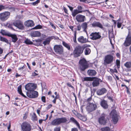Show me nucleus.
Here are the masks:
<instances>
[{"label": "nucleus", "instance_id": "obj_9", "mask_svg": "<svg viewBox=\"0 0 131 131\" xmlns=\"http://www.w3.org/2000/svg\"><path fill=\"white\" fill-rule=\"evenodd\" d=\"M22 131H30L31 126L30 124L27 122H25L21 125Z\"/></svg>", "mask_w": 131, "mask_h": 131}, {"label": "nucleus", "instance_id": "obj_4", "mask_svg": "<svg viewBox=\"0 0 131 131\" xmlns=\"http://www.w3.org/2000/svg\"><path fill=\"white\" fill-rule=\"evenodd\" d=\"M108 120L107 116L106 114L103 113L98 118V122L100 125H104L106 124Z\"/></svg>", "mask_w": 131, "mask_h": 131}, {"label": "nucleus", "instance_id": "obj_8", "mask_svg": "<svg viewBox=\"0 0 131 131\" xmlns=\"http://www.w3.org/2000/svg\"><path fill=\"white\" fill-rule=\"evenodd\" d=\"M10 13L9 12L5 11L0 14V20L4 21L7 20L9 17Z\"/></svg>", "mask_w": 131, "mask_h": 131}, {"label": "nucleus", "instance_id": "obj_1", "mask_svg": "<svg viewBox=\"0 0 131 131\" xmlns=\"http://www.w3.org/2000/svg\"><path fill=\"white\" fill-rule=\"evenodd\" d=\"M68 121L66 117L57 118L53 119L51 122V125L53 126H58L61 123H65Z\"/></svg>", "mask_w": 131, "mask_h": 131}, {"label": "nucleus", "instance_id": "obj_26", "mask_svg": "<svg viewBox=\"0 0 131 131\" xmlns=\"http://www.w3.org/2000/svg\"><path fill=\"white\" fill-rule=\"evenodd\" d=\"M101 105L104 108L106 109L108 108V105L107 102L105 100H102L101 102Z\"/></svg>", "mask_w": 131, "mask_h": 131}, {"label": "nucleus", "instance_id": "obj_30", "mask_svg": "<svg viewBox=\"0 0 131 131\" xmlns=\"http://www.w3.org/2000/svg\"><path fill=\"white\" fill-rule=\"evenodd\" d=\"M70 120L72 122L76 124L79 128H80V127L79 124L77 121L73 117H71L70 118Z\"/></svg>", "mask_w": 131, "mask_h": 131}, {"label": "nucleus", "instance_id": "obj_2", "mask_svg": "<svg viewBox=\"0 0 131 131\" xmlns=\"http://www.w3.org/2000/svg\"><path fill=\"white\" fill-rule=\"evenodd\" d=\"M79 63V69L81 71H84L89 67V64L84 58L81 59Z\"/></svg>", "mask_w": 131, "mask_h": 131}, {"label": "nucleus", "instance_id": "obj_49", "mask_svg": "<svg viewBox=\"0 0 131 131\" xmlns=\"http://www.w3.org/2000/svg\"><path fill=\"white\" fill-rule=\"evenodd\" d=\"M41 99L42 101L44 103L46 102V98L44 96H42L41 97Z\"/></svg>", "mask_w": 131, "mask_h": 131}, {"label": "nucleus", "instance_id": "obj_47", "mask_svg": "<svg viewBox=\"0 0 131 131\" xmlns=\"http://www.w3.org/2000/svg\"><path fill=\"white\" fill-rule=\"evenodd\" d=\"M32 119L34 120H36L37 119V116L36 114L34 113L33 115L32 116Z\"/></svg>", "mask_w": 131, "mask_h": 131}, {"label": "nucleus", "instance_id": "obj_27", "mask_svg": "<svg viewBox=\"0 0 131 131\" xmlns=\"http://www.w3.org/2000/svg\"><path fill=\"white\" fill-rule=\"evenodd\" d=\"M88 74L90 76L95 75L96 74V72L94 70H89L88 71Z\"/></svg>", "mask_w": 131, "mask_h": 131}, {"label": "nucleus", "instance_id": "obj_64", "mask_svg": "<svg viewBox=\"0 0 131 131\" xmlns=\"http://www.w3.org/2000/svg\"><path fill=\"white\" fill-rule=\"evenodd\" d=\"M59 97V94L56 95L55 97L54 98H55L56 99H58Z\"/></svg>", "mask_w": 131, "mask_h": 131}, {"label": "nucleus", "instance_id": "obj_25", "mask_svg": "<svg viewBox=\"0 0 131 131\" xmlns=\"http://www.w3.org/2000/svg\"><path fill=\"white\" fill-rule=\"evenodd\" d=\"M25 25L28 27H32L34 25L33 21L31 20H28L26 21V24L25 23Z\"/></svg>", "mask_w": 131, "mask_h": 131}, {"label": "nucleus", "instance_id": "obj_20", "mask_svg": "<svg viewBox=\"0 0 131 131\" xmlns=\"http://www.w3.org/2000/svg\"><path fill=\"white\" fill-rule=\"evenodd\" d=\"M5 9H8L11 10V11L14 10V7H9L7 5L3 6L2 5H0V12L2 10Z\"/></svg>", "mask_w": 131, "mask_h": 131}, {"label": "nucleus", "instance_id": "obj_35", "mask_svg": "<svg viewBox=\"0 0 131 131\" xmlns=\"http://www.w3.org/2000/svg\"><path fill=\"white\" fill-rule=\"evenodd\" d=\"M24 42L27 45H32L33 43L30 39H27L25 40Z\"/></svg>", "mask_w": 131, "mask_h": 131}, {"label": "nucleus", "instance_id": "obj_40", "mask_svg": "<svg viewBox=\"0 0 131 131\" xmlns=\"http://www.w3.org/2000/svg\"><path fill=\"white\" fill-rule=\"evenodd\" d=\"M93 80L92 79L91 77H85L83 78V81H92Z\"/></svg>", "mask_w": 131, "mask_h": 131}, {"label": "nucleus", "instance_id": "obj_53", "mask_svg": "<svg viewBox=\"0 0 131 131\" xmlns=\"http://www.w3.org/2000/svg\"><path fill=\"white\" fill-rule=\"evenodd\" d=\"M50 24V25L53 28H54V29H56V27L54 26L53 24L51 22H49Z\"/></svg>", "mask_w": 131, "mask_h": 131}, {"label": "nucleus", "instance_id": "obj_56", "mask_svg": "<svg viewBox=\"0 0 131 131\" xmlns=\"http://www.w3.org/2000/svg\"><path fill=\"white\" fill-rule=\"evenodd\" d=\"M81 26L80 25H78L77 26V29L78 30L80 31L81 29Z\"/></svg>", "mask_w": 131, "mask_h": 131}, {"label": "nucleus", "instance_id": "obj_41", "mask_svg": "<svg viewBox=\"0 0 131 131\" xmlns=\"http://www.w3.org/2000/svg\"><path fill=\"white\" fill-rule=\"evenodd\" d=\"M40 2V0H37L36 1L32 3L31 4L34 6L37 5Z\"/></svg>", "mask_w": 131, "mask_h": 131}, {"label": "nucleus", "instance_id": "obj_59", "mask_svg": "<svg viewBox=\"0 0 131 131\" xmlns=\"http://www.w3.org/2000/svg\"><path fill=\"white\" fill-rule=\"evenodd\" d=\"M52 106L51 104H50L47 107V109H48L50 108Z\"/></svg>", "mask_w": 131, "mask_h": 131}, {"label": "nucleus", "instance_id": "obj_37", "mask_svg": "<svg viewBox=\"0 0 131 131\" xmlns=\"http://www.w3.org/2000/svg\"><path fill=\"white\" fill-rule=\"evenodd\" d=\"M0 40L4 42L7 43L8 42V40L6 38L1 36L0 37Z\"/></svg>", "mask_w": 131, "mask_h": 131}, {"label": "nucleus", "instance_id": "obj_42", "mask_svg": "<svg viewBox=\"0 0 131 131\" xmlns=\"http://www.w3.org/2000/svg\"><path fill=\"white\" fill-rule=\"evenodd\" d=\"M42 28V26L40 25H38L35 27L31 29H40Z\"/></svg>", "mask_w": 131, "mask_h": 131}, {"label": "nucleus", "instance_id": "obj_31", "mask_svg": "<svg viewBox=\"0 0 131 131\" xmlns=\"http://www.w3.org/2000/svg\"><path fill=\"white\" fill-rule=\"evenodd\" d=\"M62 44L65 47L67 48L69 50L71 49L70 46L68 43L64 41H62Z\"/></svg>", "mask_w": 131, "mask_h": 131}, {"label": "nucleus", "instance_id": "obj_34", "mask_svg": "<svg viewBox=\"0 0 131 131\" xmlns=\"http://www.w3.org/2000/svg\"><path fill=\"white\" fill-rule=\"evenodd\" d=\"M124 66L127 68H130L131 67V62H127L124 64Z\"/></svg>", "mask_w": 131, "mask_h": 131}, {"label": "nucleus", "instance_id": "obj_43", "mask_svg": "<svg viewBox=\"0 0 131 131\" xmlns=\"http://www.w3.org/2000/svg\"><path fill=\"white\" fill-rule=\"evenodd\" d=\"M116 64L118 68H119L120 67V61L119 60H116Z\"/></svg>", "mask_w": 131, "mask_h": 131}, {"label": "nucleus", "instance_id": "obj_19", "mask_svg": "<svg viewBox=\"0 0 131 131\" xmlns=\"http://www.w3.org/2000/svg\"><path fill=\"white\" fill-rule=\"evenodd\" d=\"M107 90L105 88H102L98 89L96 92V93L97 95H101L104 94L106 93Z\"/></svg>", "mask_w": 131, "mask_h": 131}, {"label": "nucleus", "instance_id": "obj_51", "mask_svg": "<svg viewBox=\"0 0 131 131\" xmlns=\"http://www.w3.org/2000/svg\"><path fill=\"white\" fill-rule=\"evenodd\" d=\"M122 23L118 22L117 23V27L118 28H120L121 26L122 25Z\"/></svg>", "mask_w": 131, "mask_h": 131}, {"label": "nucleus", "instance_id": "obj_58", "mask_svg": "<svg viewBox=\"0 0 131 131\" xmlns=\"http://www.w3.org/2000/svg\"><path fill=\"white\" fill-rule=\"evenodd\" d=\"M69 27L70 29H71L72 31H73V28L74 27H73V26H69Z\"/></svg>", "mask_w": 131, "mask_h": 131}, {"label": "nucleus", "instance_id": "obj_28", "mask_svg": "<svg viewBox=\"0 0 131 131\" xmlns=\"http://www.w3.org/2000/svg\"><path fill=\"white\" fill-rule=\"evenodd\" d=\"M82 13V12L80 10H78L77 9H74L73 11L72 12V15L73 17H74L77 14Z\"/></svg>", "mask_w": 131, "mask_h": 131}, {"label": "nucleus", "instance_id": "obj_12", "mask_svg": "<svg viewBox=\"0 0 131 131\" xmlns=\"http://www.w3.org/2000/svg\"><path fill=\"white\" fill-rule=\"evenodd\" d=\"M101 36L99 32H92L90 35V39L92 40H96L100 38Z\"/></svg>", "mask_w": 131, "mask_h": 131}, {"label": "nucleus", "instance_id": "obj_11", "mask_svg": "<svg viewBox=\"0 0 131 131\" xmlns=\"http://www.w3.org/2000/svg\"><path fill=\"white\" fill-rule=\"evenodd\" d=\"M86 107L87 111L89 112H91L95 110L97 108V105L93 103H89Z\"/></svg>", "mask_w": 131, "mask_h": 131}, {"label": "nucleus", "instance_id": "obj_63", "mask_svg": "<svg viewBox=\"0 0 131 131\" xmlns=\"http://www.w3.org/2000/svg\"><path fill=\"white\" fill-rule=\"evenodd\" d=\"M24 67H25L24 66L22 67L19 68H18V69L19 70H22L24 69Z\"/></svg>", "mask_w": 131, "mask_h": 131}, {"label": "nucleus", "instance_id": "obj_16", "mask_svg": "<svg viewBox=\"0 0 131 131\" xmlns=\"http://www.w3.org/2000/svg\"><path fill=\"white\" fill-rule=\"evenodd\" d=\"M93 78L94 79L93 80L92 83V85L93 87H95L98 86L100 84V82H102V80L99 78L95 77H93Z\"/></svg>", "mask_w": 131, "mask_h": 131}, {"label": "nucleus", "instance_id": "obj_61", "mask_svg": "<svg viewBox=\"0 0 131 131\" xmlns=\"http://www.w3.org/2000/svg\"><path fill=\"white\" fill-rule=\"evenodd\" d=\"M68 7L70 9V10L71 11H72L73 9V8L72 7H71V6H68Z\"/></svg>", "mask_w": 131, "mask_h": 131}, {"label": "nucleus", "instance_id": "obj_3", "mask_svg": "<svg viewBox=\"0 0 131 131\" xmlns=\"http://www.w3.org/2000/svg\"><path fill=\"white\" fill-rule=\"evenodd\" d=\"M84 49V48L80 45L76 46L73 52L74 57H77L80 56L83 52Z\"/></svg>", "mask_w": 131, "mask_h": 131}, {"label": "nucleus", "instance_id": "obj_29", "mask_svg": "<svg viewBox=\"0 0 131 131\" xmlns=\"http://www.w3.org/2000/svg\"><path fill=\"white\" fill-rule=\"evenodd\" d=\"M88 22L83 23L81 24V26L83 29V31H86V29H87L88 27Z\"/></svg>", "mask_w": 131, "mask_h": 131}, {"label": "nucleus", "instance_id": "obj_18", "mask_svg": "<svg viewBox=\"0 0 131 131\" xmlns=\"http://www.w3.org/2000/svg\"><path fill=\"white\" fill-rule=\"evenodd\" d=\"M92 27H99L101 29L103 28L102 25L99 22L94 21L91 24Z\"/></svg>", "mask_w": 131, "mask_h": 131}, {"label": "nucleus", "instance_id": "obj_38", "mask_svg": "<svg viewBox=\"0 0 131 131\" xmlns=\"http://www.w3.org/2000/svg\"><path fill=\"white\" fill-rule=\"evenodd\" d=\"M76 116L79 119L82 120H83L84 117L81 114L78 113H77Z\"/></svg>", "mask_w": 131, "mask_h": 131}, {"label": "nucleus", "instance_id": "obj_6", "mask_svg": "<svg viewBox=\"0 0 131 131\" xmlns=\"http://www.w3.org/2000/svg\"><path fill=\"white\" fill-rule=\"evenodd\" d=\"M53 49L55 52L57 54L61 55L63 52V48L61 45H56L54 46Z\"/></svg>", "mask_w": 131, "mask_h": 131}, {"label": "nucleus", "instance_id": "obj_54", "mask_svg": "<svg viewBox=\"0 0 131 131\" xmlns=\"http://www.w3.org/2000/svg\"><path fill=\"white\" fill-rule=\"evenodd\" d=\"M67 86L71 88H72L73 89H74V88L73 87V86H72L69 83H67Z\"/></svg>", "mask_w": 131, "mask_h": 131}, {"label": "nucleus", "instance_id": "obj_10", "mask_svg": "<svg viewBox=\"0 0 131 131\" xmlns=\"http://www.w3.org/2000/svg\"><path fill=\"white\" fill-rule=\"evenodd\" d=\"M113 123L115 124L117 123L118 120V116L116 111L112 110L111 113Z\"/></svg>", "mask_w": 131, "mask_h": 131}, {"label": "nucleus", "instance_id": "obj_57", "mask_svg": "<svg viewBox=\"0 0 131 131\" xmlns=\"http://www.w3.org/2000/svg\"><path fill=\"white\" fill-rule=\"evenodd\" d=\"M71 131H78V130L77 128H74L72 129Z\"/></svg>", "mask_w": 131, "mask_h": 131}, {"label": "nucleus", "instance_id": "obj_14", "mask_svg": "<svg viewBox=\"0 0 131 131\" xmlns=\"http://www.w3.org/2000/svg\"><path fill=\"white\" fill-rule=\"evenodd\" d=\"M123 44L125 47L129 46L131 44V35L128 33Z\"/></svg>", "mask_w": 131, "mask_h": 131}, {"label": "nucleus", "instance_id": "obj_50", "mask_svg": "<svg viewBox=\"0 0 131 131\" xmlns=\"http://www.w3.org/2000/svg\"><path fill=\"white\" fill-rule=\"evenodd\" d=\"M63 9L64 12L67 14H68V11L67 9L65 7L63 6Z\"/></svg>", "mask_w": 131, "mask_h": 131}, {"label": "nucleus", "instance_id": "obj_32", "mask_svg": "<svg viewBox=\"0 0 131 131\" xmlns=\"http://www.w3.org/2000/svg\"><path fill=\"white\" fill-rule=\"evenodd\" d=\"M42 40L39 39H38L34 41L36 44L37 46L41 45V42Z\"/></svg>", "mask_w": 131, "mask_h": 131}, {"label": "nucleus", "instance_id": "obj_13", "mask_svg": "<svg viewBox=\"0 0 131 131\" xmlns=\"http://www.w3.org/2000/svg\"><path fill=\"white\" fill-rule=\"evenodd\" d=\"M27 96L29 97L33 98L37 97L38 95L37 92L33 90L27 93Z\"/></svg>", "mask_w": 131, "mask_h": 131}, {"label": "nucleus", "instance_id": "obj_60", "mask_svg": "<svg viewBox=\"0 0 131 131\" xmlns=\"http://www.w3.org/2000/svg\"><path fill=\"white\" fill-rule=\"evenodd\" d=\"M38 74L34 72H33L32 73V76H35L38 75Z\"/></svg>", "mask_w": 131, "mask_h": 131}, {"label": "nucleus", "instance_id": "obj_36", "mask_svg": "<svg viewBox=\"0 0 131 131\" xmlns=\"http://www.w3.org/2000/svg\"><path fill=\"white\" fill-rule=\"evenodd\" d=\"M101 130L102 131H109L110 130V128L109 127H106L101 128Z\"/></svg>", "mask_w": 131, "mask_h": 131}, {"label": "nucleus", "instance_id": "obj_55", "mask_svg": "<svg viewBox=\"0 0 131 131\" xmlns=\"http://www.w3.org/2000/svg\"><path fill=\"white\" fill-rule=\"evenodd\" d=\"M126 92H127V93L129 94H130V92L129 91V88H128V87H126Z\"/></svg>", "mask_w": 131, "mask_h": 131}, {"label": "nucleus", "instance_id": "obj_22", "mask_svg": "<svg viewBox=\"0 0 131 131\" xmlns=\"http://www.w3.org/2000/svg\"><path fill=\"white\" fill-rule=\"evenodd\" d=\"M78 40L79 42L83 43L87 42L88 39L86 38H84L83 36H80L78 38Z\"/></svg>", "mask_w": 131, "mask_h": 131}, {"label": "nucleus", "instance_id": "obj_46", "mask_svg": "<svg viewBox=\"0 0 131 131\" xmlns=\"http://www.w3.org/2000/svg\"><path fill=\"white\" fill-rule=\"evenodd\" d=\"M61 128L60 127H55L54 128V131H60Z\"/></svg>", "mask_w": 131, "mask_h": 131}, {"label": "nucleus", "instance_id": "obj_24", "mask_svg": "<svg viewBox=\"0 0 131 131\" xmlns=\"http://www.w3.org/2000/svg\"><path fill=\"white\" fill-rule=\"evenodd\" d=\"M40 33L38 31L32 32L31 33V36L34 37H39L40 36Z\"/></svg>", "mask_w": 131, "mask_h": 131}, {"label": "nucleus", "instance_id": "obj_21", "mask_svg": "<svg viewBox=\"0 0 131 131\" xmlns=\"http://www.w3.org/2000/svg\"><path fill=\"white\" fill-rule=\"evenodd\" d=\"M7 35V36L12 38V41L14 43L16 42L18 40V38L17 36L15 35L12 34L10 33Z\"/></svg>", "mask_w": 131, "mask_h": 131}, {"label": "nucleus", "instance_id": "obj_33", "mask_svg": "<svg viewBox=\"0 0 131 131\" xmlns=\"http://www.w3.org/2000/svg\"><path fill=\"white\" fill-rule=\"evenodd\" d=\"M91 52V50L89 48H86L84 51L85 54L88 55Z\"/></svg>", "mask_w": 131, "mask_h": 131}, {"label": "nucleus", "instance_id": "obj_45", "mask_svg": "<svg viewBox=\"0 0 131 131\" xmlns=\"http://www.w3.org/2000/svg\"><path fill=\"white\" fill-rule=\"evenodd\" d=\"M18 91L19 94L21 93V85H19L18 87Z\"/></svg>", "mask_w": 131, "mask_h": 131}, {"label": "nucleus", "instance_id": "obj_39", "mask_svg": "<svg viewBox=\"0 0 131 131\" xmlns=\"http://www.w3.org/2000/svg\"><path fill=\"white\" fill-rule=\"evenodd\" d=\"M76 34L77 32L76 31H74V37L73 38V42L75 43H77V41L76 40Z\"/></svg>", "mask_w": 131, "mask_h": 131}, {"label": "nucleus", "instance_id": "obj_15", "mask_svg": "<svg viewBox=\"0 0 131 131\" xmlns=\"http://www.w3.org/2000/svg\"><path fill=\"white\" fill-rule=\"evenodd\" d=\"M13 25L20 29H23L24 26L22 23L20 21H16L13 23Z\"/></svg>", "mask_w": 131, "mask_h": 131}, {"label": "nucleus", "instance_id": "obj_62", "mask_svg": "<svg viewBox=\"0 0 131 131\" xmlns=\"http://www.w3.org/2000/svg\"><path fill=\"white\" fill-rule=\"evenodd\" d=\"M92 97H89V98H88L87 99V101L88 102H90L91 101V100H92Z\"/></svg>", "mask_w": 131, "mask_h": 131}, {"label": "nucleus", "instance_id": "obj_7", "mask_svg": "<svg viewBox=\"0 0 131 131\" xmlns=\"http://www.w3.org/2000/svg\"><path fill=\"white\" fill-rule=\"evenodd\" d=\"M37 87V85L32 83H29L25 85V88L28 92L32 91L35 90Z\"/></svg>", "mask_w": 131, "mask_h": 131}, {"label": "nucleus", "instance_id": "obj_5", "mask_svg": "<svg viewBox=\"0 0 131 131\" xmlns=\"http://www.w3.org/2000/svg\"><path fill=\"white\" fill-rule=\"evenodd\" d=\"M113 60L114 57L113 55L111 54L107 55L104 57V63L105 65L111 64L113 62Z\"/></svg>", "mask_w": 131, "mask_h": 131}, {"label": "nucleus", "instance_id": "obj_52", "mask_svg": "<svg viewBox=\"0 0 131 131\" xmlns=\"http://www.w3.org/2000/svg\"><path fill=\"white\" fill-rule=\"evenodd\" d=\"M108 80L110 81H111L112 80V77L111 76H108L107 77Z\"/></svg>", "mask_w": 131, "mask_h": 131}, {"label": "nucleus", "instance_id": "obj_44", "mask_svg": "<svg viewBox=\"0 0 131 131\" xmlns=\"http://www.w3.org/2000/svg\"><path fill=\"white\" fill-rule=\"evenodd\" d=\"M1 33L3 35H6L7 36V34H8L9 33H7L5 31L3 30L2 29L1 30Z\"/></svg>", "mask_w": 131, "mask_h": 131}, {"label": "nucleus", "instance_id": "obj_17", "mask_svg": "<svg viewBox=\"0 0 131 131\" xmlns=\"http://www.w3.org/2000/svg\"><path fill=\"white\" fill-rule=\"evenodd\" d=\"M76 19L78 22H84L86 18L85 16L79 14L76 16Z\"/></svg>", "mask_w": 131, "mask_h": 131}, {"label": "nucleus", "instance_id": "obj_48", "mask_svg": "<svg viewBox=\"0 0 131 131\" xmlns=\"http://www.w3.org/2000/svg\"><path fill=\"white\" fill-rule=\"evenodd\" d=\"M77 8L78 10H80L82 12V13L83 12V11L82 10V9L83 8L81 6H79L77 7Z\"/></svg>", "mask_w": 131, "mask_h": 131}, {"label": "nucleus", "instance_id": "obj_23", "mask_svg": "<svg viewBox=\"0 0 131 131\" xmlns=\"http://www.w3.org/2000/svg\"><path fill=\"white\" fill-rule=\"evenodd\" d=\"M55 38L54 36H52L47 38L43 42V43L45 45L49 44L50 41L53 39Z\"/></svg>", "mask_w": 131, "mask_h": 131}]
</instances>
